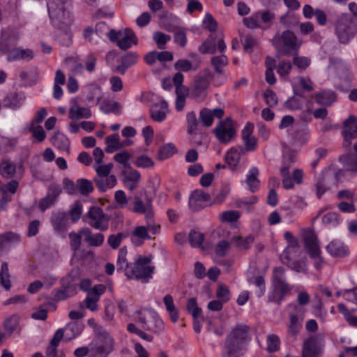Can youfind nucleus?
Returning a JSON list of instances; mask_svg holds the SVG:
<instances>
[{
  "label": "nucleus",
  "mask_w": 357,
  "mask_h": 357,
  "mask_svg": "<svg viewBox=\"0 0 357 357\" xmlns=\"http://www.w3.org/2000/svg\"><path fill=\"white\" fill-rule=\"evenodd\" d=\"M22 101V96L16 92L8 93L3 101L4 107L15 109L18 107Z\"/></svg>",
  "instance_id": "a18cd8bd"
},
{
  "label": "nucleus",
  "mask_w": 357,
  "mask_h": 357,
  "mask_svg": "<svg viewBox=\"0 0 357 357\" xmlns=\"http://www.w3.org/2000/svg\"><path fill=\"white\" fill-rule=\"evenodd\" d=\"M127 330L128 332L136 334L137 336L147 342H152L153 339L152 335L142 331L132 323H130L127 325Z\"/></svg>",
  "instance_id": "0e129e2a"
},
{
  "label": "nucleus",
  "mask_w": 357,
  "mask_h": 357,
  "mask_svg": "<svg viewBox=\"0 0 357 357\" xmlns=\"http://www.w3.org/2000/svg\"><path fill=\"white\" fill-rule=\"evenodd\" d=\"M304 247L306 253L310 256L317 252H321L319 239L312 229H306L303 233Z\"/></svg>",
  "instance_id": "aec40b11"
},
{
  "label": "nucleus",
  "mask_w": 357,
  "mask_h": 357,
  "mask_svg": "<svg viewBox=\"0 0 357 357\" xmlns=\"http://www.w3.org/2000/svg\"><path fill=\"white\" fill-rule=\"evenodd\" d=\"M248 280L249 283L253 284L259 288V290L256 292V294L259 298L261 297L266 291L264 277L262 275H257L255 278H248Z\"/></svg>",
  "instance_id": "4d7b16f0"
},
{
  "label": "nucleus",
  "mask_w": 357,
  "mask_h": 357,
  "mask_svg": "<svg viewBox=\"0 0 357 357\" xmlns=\"http://www.w3.org/2000/svg\"><path fill=\"white\" fill-rule=\"evenodd\" d=\"M211 63L215 72L219 75H222L223 73L222 68L228 64V59L224 54L214 56L211 58Z\"/></svg>",
  "instance_id": "8fccbe9b"
},
{
  "label": "nucleus",
  "mask_w": 357,
  "mask_h": 357,
  "mask_svg": "<svg viewBox=\"0 0 357 357\" xmlns=\"http://www.w3.org/2000/svg\"><path fill=\"white\" fill-rule=\"evenodd\" d=\"M342 135L344 137V147L350 149L352 140L357 138V116L350 115L344 121Z\"/></svg>",
  "instance_id": "4468645a"
},
{
  "label": "nucleus",
  "mask_w": 357,
  "mask_h": 357,
  "mask_svg": "<svg viewBox=\"0 0 357 357\" xmlns=\"http://www.w3.org/2000/svg\"><path fill=\"white\" fill-rule=\"evenodd\" d=\"M82 213V204L80 202H75L70 211H69V216L70 218V220L72 222H76L78 221L81 217V215Z\"/></svg>",
  "instance_id": "680f3d73"
},
{
  "label": "nucleus",
  "mask_w": 357,
  "mask_h": 357,
  "mask_svg": "<svg viewBox=\"0 0 357 357\" xmlns=\"http://www.w3.org/2000/svg\"><path fill=\"white\" fill-rule=\"evenodd\" d=\"M203 28L211 32L207 42L202 45H225L224 35L221 31H216L218 29V22L213 15L207 13L202 20Z\"/></svg>",
  "instance_id": "9b49d317"
},
{
  "label": "nucleus",
  "mask_w": 357,
  "mask_h": 357,
  "mask_svg": "<svg viewBox=\"0 0 357 357\" xmlns=\"http://www.w3.org/2000/svg\"><path fill=\"white\" fill-rule=\"evenodd\" d=\"M354 153L345 156L344 162L347 171L357 173V143L354 144Z\"/></svg>",
  "instance_id": "c03bdc74"
},
{
  "label": "nucleus",
  "mask_w": 357,
  "mask_h": 357,
  "mask_svg": "<svg viewBox=\"0 0 357 357\" xmlns=\"http://www.w3.org/2000/svg\"><path fill=\"white\" fill-rule=\"evenodd\" d=\"M122 106L116 101L111 100H104L100 105V109L105 114L113 113L120 114Z\"/></svg>",
  "instance_id": "c9c22d12"
},
{
  "label": "nucleus",
  "mask_w": 357,
  "mask_h": 357,
  "mask_svg": "<svg viewBox=\"0 0 357 357\" xmlns=\"http://www.w3.org/2000/svg\"><path fill=\"white\" fill-rule=\"evenodd\" d=\"M94 182L101 192H105L107 189L112 188L116 184V178L114 175H108L107 177L94 178Z\"/></svg>",
  "instance_id": "473e14b6"
},
{
  "label": "nucleus",
  "mask_w": 357,
  "mask_h": 357,
  "mask_svg": "<svg viewBox=\"0 0 357 357\" xmlns=\"http://www.w3.org/2000/svg\"><path fill=\"white\" fill-rule=\"evenodd\" d=\"M357 23L351 21L350 15L342 13L335 22V34L340 43H348L355 35Z\"/></svg>",
  "instance_id": "6e6552de"
},
{
  "label": "nucleus",
  "mask_w": 357,
  "mask_h": 357,
  "mask_svg": "<svg viewBox=\"0 0 357 357\" xmlns=\"http://www.w3.org/2000/svg\"><path fill=\"white\" fill-rule=\"evenodd\" d=\"M253 129L254 125L250 122H248L241 131V137L244 142L245 146H238L240 147L239 151L243 153V155H245L246 153L249 151H254L257 149V139L255 136L252 135Z\"/></svg>",
  "instance_id": "2eb2a0df"
},
{
  "label": "nucleus",
  "mask_w": 357,
  "mask_h": 357,
  "mask_svg": "<svg viewBox=\"0 0 357 357\" xmlns=\"http://www.w3.org/2000/svg\"><path fill=\"white\" fill-rule=\"evenodd\" d=\"M224 115V110L221 108L210 109H202L199 112V121L206 127H210L214 121V117L221 119Z\"/></svg>",
  "instance_id": "4be33fe9"
},
{
  "label": "nucleus",
  "mask_w": 357,
  "mask_h": 357,
  "mask_svg": "<svg viewBox=\"0 0 357 357\" xmlns=\"http://www.w3.org/2000/svg\"><path fill=\"white\" fill-rule=\"evenodd\" d=\"M326 250L334 257H344L348 254L346 246L344 245L343 243L337 241H332L326 245Z\"/></svg>",
  "instance_id": "7c9ffc66"
},
{
  "label": "nucleus",
  "mask_w": 357,
  "mask_h": 357,
  "mask_svg": "<svg viewBox=\"0 0 357 357\" xmlns=\"http://www.w3.org/2000/svg\"><path fill=\"white\" fill-rule=\"evenodd\" d=\"M213 74L208 68L199 73L194 79L191 96L197 101H202L207 96V90Z\"/></svg>",
  "instance_id": "1a4fd4ad"
},
{
  "label": "nucleus",
  "mask_w": 357,
  "mask_h": 357,
  "mask_svg": "<svg viewBox=\"0 0 357 357\" xmlns=\"http://www.w3.org/2000/svg\"><path fill=\"white\" fill-rule=\"evenodd\" d=\"M132 211L135 213L144 214L145 218L149 221L153 217L151 200L148 199L146 204L139 197H135Z\"/></svg>",
  "instance_id": "b1692460"
},
{
  "label": "nucleus",
  "mask_w": 357,
  "mask_h": 357,
  "mask_svg": "<svg viewBox=\"0 0 357 357\" xmlns=\"http://www.w3.org/2000/svg\"><path fill=\"white\" fill-rule=\"evenodd\" d=\"M168 105L165 100L155 103L150 109L151 118L157 122H161L166 118L168 113Z\"/></svg>",
  "instance_id": "393cba45"
},
{
  "label": "nucleus",
  "mask_w": 357,
  "mask_h": 357,
  "mask_svg": "<svg viewBox=\"0 0 357 357\" xmlns=\"http://www.w3.org/2000/svg\"><path fill=\"white\" fill-rule=\"evenodd\" d=\"M83 328L84 325L82 323L77 321L70 322L63 329V335H66L67 340H72L82 333Z\"/></svg>",
  "instance_id": "c756f323"
},
{
  "label": "nucleus",
  "mask_w": 357,
  "mask_h": 357,
  "mask_svg": "<svg viewBox=\"0 0 357 357\" xmlns=\"http://www.w3.org/2000/svg\"><path fill=\"white\" fill-rule=\"evenodd\" d=\"M135 321L146 331L160 333L164 330V324L156 312L143 308L135 313Z\"/></svg>",
  "instance_id": "39448f33"
},
{
  "label": "nucleus",
  "mask_w": 357,
  "mask_h": 357,
  "mask_svg": "<svg viewBox=\"0 0 357 357\" xmlns=\"http://www.w3.org/2000/svg\"><path fill=\"white\" fill-rule=\"evenodd\" d=\"M211 200V195L202 190H195L189 198L188 204L193 211H198L206 206V202Z\"/></svg>",
  "instance_id": "6ab92c4d"
},
{
  "label": "nucleus",
  "mask_w": 357,
  "mask_h": 357,
  "mask_svg": "<svg viewBox=\"0 0 357 357\" xmlns=\"http://www.w3.org/2000/svg\"><path fill=\"white\" fill-rule=\"evenodd\" d=\"M258 202V198L256 196H251L250 197L243 199H238L236 202V206L238 208H244L246 211H250L252 206Z\"/></svg>",
  "instance_id": "e2e57ef3"
},
{
  "label": "nucleus",
  "mask_w": 357,
  "mask_h": 357,
  "mask_svg": "<svg viewBox=\"0 0 357 357\" xmlns=\"http://www.w3.org/2000/svg\"><path fill=\"white\" fill-rule=\"evenodd\" d=\"M127 249L125 247L120 248L116 262L117 271H123L126 275H127L128 271L130 269L132 264L127 261Z\"/></svg>",
  "instance_id": "e433bc0d"
},
{
  "label": "nucleus",
  "mask_w": 357,
  "mask_h": 357,
  "mask_svg": "<svg viewBox=\"0 0 357 357\" xmlns=\"http://www.w3.org/2000/svg\"><path fill=\"white\" fill-rule=\"evenodd\" d=\"M66 65L70 69V70L75 75L82 73L83 70V66L79 62L78 57L70 56L64 61Z\"/></svg>",
  "instance_id": "864d4df0"
},
{
  "label": "nucleus",
  "mask_w": 357,
  "mask_h": 357,
  "mask_svg": "<svg viewBox=\"0 0 357 357\" xmlns=\"http://www.w3.org/2000/svg\"><path fill=\"white\" fill-rule=\"evenodd\" d=\"M278 58L282 56L296 57L298 55L299 46H276Z\"/></svg>",
  "instance_id": "3c124183"
},
{
  "label": "nucleus",
  "mask_w": 357,
  "mask_h": 357,
  "mask_svg": "<svg viewBox=\"0 0 357 357\" xmlns=\"http://www.w3.org/2000/svg\"><path fill=\"white\" fill-rule=\"evenodd\" d=\"M328 178V174H326L319 177L317 180L314 187L318 198H321V197L329 189V185L327 181Z\"/></svg>",
  "instance_id": "603ef678"
},
{
  "label": "nucleus",
  "mask_w": 357,
  "mask_h": 357,
  "mask_svg": "<svg viewBox=\"0 0 357 357\" xmlns=\"http://www.w3.org/2000/svg\"><path fill=\"white\" fill-rule=\"evenodd\" d=\"M282 261L287 264L291 269L296 272H306L307 264L303 261H291L290 254L287 252H283L281 255Z\"/></svg>",
  "instance_id": "cd10ccee"
},
{
  "label": "nucleus",
  "mask_w": 357,
  "mask_h": 357,
  "mask_svg": "<svg viewBox=\"0 0 357 357\" xmlns=\"http://www.w3.org/2000/svg\"><path fill=\"white\" fill-rule=\"evenodd\" d=\"M91 116V111L89 108L81 107L77 105H75L69 109V117L73 120H77L82 118L88 119Z\"/></svg>",
  "instance_id": "ea45409f"
},
{
  "label": "nucleus",
  "mask_w": 357,
  "mask_h": 357,
  "mask_svg": "<svg viewBox=\"0 0 357 357\" xmlns=\"http://www.w3.org/2000/svg\"><path fill=\"white\" fill-rule=\"evenodd\" d=\"M16 172L15 165L8 160H3L0 165V173L4 178L13 177Z\"/></svg>",
  "instance_id": "5fc2aeb1"
},
{
  "label": "nucleus",
  "mask_w": 357,
  "mask_h": 357,
  "mask_svg": "<svg viewBox=\"0 0 357 357\" xmlns=\"http://www.w3.org/2000/svg\"><path fill=\"white\" fill-rule=\"evenodd\" d=\"M10 275L7 262H3L0 270V284L6 289L9 290L12 286L10 279Z\"/></svg>",
  "instance_id": "37998d69"
},
{
  "label": "nucleus",
  "mask_w": 357,
  "mask_h": 357,
  "mask_svg": "<svg viewBox=\"0 0 357 357\" xmlns=\"http://www.w3.org/2000/svg\"><path fill=\"white\" fill-rule=\"evenodd\" d=\"M52 144L57 149L67 151L70 153V140L64 135L57 132L51 138Z\"/></svg>",
  "instance_id": "c85d7f7f"
},
{
  "label": "nucleus",
  "mask_w": 357,
  "mask_h": 357,
  "mask_svg": "<svg viewBox=\"0 0 357 357\" xmlns=\"http://www.w3.org/2000/svg\"><path fill=\"white\" fill-rule=\"evenodd\" d=\"M255 237L252 235H249L245 238L241 236H234L231 241L235 244V246L240 250H247L250 248L251 244L254 242Z\"/></svg>",
  "instance_id": "a19ab883"
},
{
  "label": "nucleus",
  "mask_w": 357,
  "mask_h": 357,
  "mask_svg": "<svg viewBox=\"0 0 357 357\" xmlns=\"http://www.w3.org/2000/svg\"><path fill=\"white\" fill-rule=\"evenodd\" d=\"M93 167L96 172V176L95 178H102V177H107V176L110 175V172L112 171V169L113 167L112 164H107V165H94Z\"/></svg>",
  "instance_id": "338daca9"
},
{
  "label": "nucleus",
  "mask_w": 357,
  "mask_h": 357,
  "mask_svg": "<svg viewBox=\"0 0 357 357\" xmlns=\"http://www.w3.org/2000/svg\"><path fill=\"white\" fill-rule=\"evenodd\" d=\"M50 222L56 233L64 235L69 226L68 215L64 211L53 212Z\"/></svg>",
  "instance_id": "a211bd4d"
},
{
  "label": "nucleus",
  "mask_w": 357,
  "mask_h": 357,
  "mask_svg": "<svg viewBox=\"0 0 357 357\" xmlns=\"http://www.w3.org/2000/svg\"><path fill=\"white\" fill-rule=\"evenodd\" d=\"M89 344L94 357H107L114 350V339L106 330L96 331Z\"/></svg>",
  "instance_id": "20e7f679"
},
{
  "label": "nucleus",
  "mask_w": 357,
  "mask_h": 357,
  "mask_svg": "<svg viewBox=\"0 0 357 357\" xmlns=\"http://www.w3.org/2000/svg\"><path fill=\"white\" fill-rule=\"evenodd\" d=\"M204 235L202 233L191 230L189 234L188 240L192 247L201 248Z\"/></svg>",
  "instance_id": "052dcab7"
},
{
  "label": "nucleus",
  "mask_w": 357,
  "mask_h": 357,
  "mask_svg": "<svg viewBox=\"0 0 357 357\" xmlns=\"http://www.w3.org/2000/svg\"><path fill=\"white\" fill-rule=\"evenodd\" d=\"M315 101L323 106H331L337 100V93L332 90H323L315 94Z\"/></svg>",
  "instance_id": "a878e982"
},
{
  "label": "nucleus",
  "mask_w": 357,
  "mask_h": 357,
  "mask_svg": "<svg viewBox=\"0 0 357 357\" xmlns=\"http://www.w3.org/2000/svg\"><path fill=\"white\" fill-rule=\"evenodd\" d=\"M176 151V147L172 143H168L162 146L158 151V158L164 160L172 156Z\"/></svg>",
  "instance_id": "13d9d810"
},
{
  "label": "nucleus",
  "mask_w": 357,
  "mask_h": 357,
  "mask_svg": "<svg viewBox=\"0 0 357 357\" xmlns=\"http://www.w3.org/2000/svg\"><path fill=\"white\" fill-rule=\"evenodd\" d=\"M137 61V55L135 53H128L121 59V64L116 66V70L123 75L126 70L135 64Z\"/></svg>",
  "instance_id": "f704fd0d"
},
{
  "label": "nucleus",
  "mask_w": 357,
  "mask_h": 357,
  "mask_svg": "<svg viewBox=\"0 0 357 357\" xmlns=\"http://www.w3.org/2000/svg\"><path fill=\"white\" fill-rule=\"evenodd\" d=\"M151 261L150 257H139L134 264H132L130 270L128 271L127 277L142 280L147 282L154 271V266H150Z\"/></svg>",
  "instance_id": "0eeeda50"
},
{
  "label": "nucleus",
  "mask_w": 357,
  "mask_h": 357,
  "mask_svg": "<svg viewBox=\"0 0 357 357\" xmlns=\"http://www.w3.org/2000/svg\"><path fill=\"white\" fill-rule=\"evenodd\" d=\"M106 148L105 151L112 153L121 148L123 145L120 142V137L118 134H113L105 138Z\"/></svg>",
  "instance_id": "58836bf2"
},
{
  "label": "nucleus",
  "mask_w": 357,
  "mask_h": 357,
  "mask_svg": "<svg viewBox=\"0 0 357 357\" xmlns=\"http://www.w3.org/2000/svg\"><path fill=\"white\" fill-rule=\"evenodd\" d=\"M63 337V328L58 329L52 339L51 340L50 344L46 348L45 355L46 357H63V354H59L57 351V348L59 344V342L62 340Z\"/></svg>",
  "instance_id": "5701e85b"
},
{
  "label": "nucleus",
  "mask_w": 357,
  "mask_h": 357,
  "mask_svg": "<svg viewBox=\"0 0 357 357\" xmlns=\"http://www.w3.org/2000/svg\"><path fill=\"white\" fill-rule=\"evenodd\" d=\"M188 123V132L190 135L196 134L198 130L199 123L194 112H190L186 116Z\"/></svg>",
  "instance_id": "bf43d9fd"
},
{
  "label": "nucleus",
  "mask_w": 357,
  "mask_h": 357,
  "mask_svg": "<svg viewBox=\"0 0 357 357\" xmlns=\"http://www.w3.org/2000/svg\"><path fill=\"white\" fill-rule=\"evenodd\" d=\"M323 345L316 337H310L303 342L301 357H319Z\"/></svg>",
  "instance_id": "f3484780"
},
{
  "label": "nucleus",
  "mask_w": 357,
  "mask_h": 357,
  "mask_svg": "<svg viewBox=\"0 0 357 357\" xmlns=\"http://www.w3.org/2000/svg\"><path fill=\"white\" fill-rule=\"evenodd\" d=\"M109 41L116 45H137V38L134 31L130 28L119 30L109 29L107 33Z\"/></svg>",
  "instance_id": "f8f14e48"
},
{
  "label": "nucleus",
  "mask_w": 357,
  "mask_h": 357,
  "mask_svg": "<svg viewBox=\"0 0 357 357\" xmlns=\"http://www.w3.org/2000/svg\"><path fill=\"white\" fill-rule=\"evenodd\" d=\"M49 16L54 24H70L73 18L70 11L71 0H49L47 3Z\"/></svg>",
  "instance_id": "7ed1b4c3"
},
{
  "label": "nucleus",
  "mask_w": 357,
  "mask_h": 357,
  "mask_svg": "<svg viewBox=\"0 0 357 357\" xmlns=\"http://www.w3.org/2000/svg\"><path fill=\"white\" fill-rule=\"evenodd\" d=\"M201 65V59L195 53L189 54L188 59H178L174 63V68L179 72L197 71Z\"/></svg>",
  "instance_id": "dca6fc26"
},
{
  "label": "nucleus",
  "mask_w": 357,
  "mask_h": 357,
  "mask_svg": "<svg viewBox=\"0 0 357 357\" xmlns=\"http://www.w3.org/2000/svg\"><path fill=\"white\" fill-rule=\"evenodd\" d=\"M214 132L220 142L227 143L234 137L236 131L231 125L221 121L215 128Z\"/></svg>",
  "instance_id": "412c9836"
},
{
  "label": "nucleus",
  "mask_w": 357,
  "mask_h": 357,
  "mask_svg": "<svg viewBox=\"0 0 357 357\" xmlns=\"http://www.w3.org/2000/svg\"><path fill=\"white\" fill-rule=\"evenodd\" d=\"M20 38L17 30L7 28L2 31L1 40L4 45H10L16 43Z\"/></svg>",
  "instance_id": "49530a36"
},
{
  "label": "nucleus",
  "mask_w": 357,
  "mask_h": 357,
  "mask_svg": "<svg viewBox=\"0 0 357 357\" xmlns=\"http://www.w3.org/2000/svg\"><path fill=\"white\" fill-rule=\"evenodd\" d=\"M243 21L244 25L249 29H265V27L261 23L259 11L253 13L248 17H245Z\"/></svg>",
  "instance_id": "de8ad7c7"
},
{
  "label": "nucleus",
  "mask_w": 357,
  "mask_h": 357,
  "mask_svg": "<svg viewBox=\"0 0 357 357\" xmlns=\"http://www.w3.org/2000/svg\"><path fill=\"white\" fill-rule=\"evenodd\" d=\"M86 218L87 224L96 229L104 231L109 227L110 218L99 206H91Z\"/></svg>",
  "instance_id": "9d476101"
},
{
  "label": "nucleus",
  "mask_w": 357,
  "mask_h": 357,
  "mask_svg": "<svg viewBox=\"0 0 357 357\" xmlns=\"http://www.w3.org/2000/svg\"><path fill=\"white\" fill-rule=\"evenodd\" d=\"M239 149L240 147L238 146L231 148L227 151L225 155L226 162L232 170L238 165L241 156L243 155V153H241Z\"/></svg>",
  "instance_id": "2f4dec72"
},
{
  "label": "nucleus",
  "mask_w": 357,
  "mask_h": 357,
  "mask_svg": "<svg viewBox=\"0 0 357 357\" xmlns=\"http://www.w3.org/2000/svg\"><path fill=\"white\" fill-rule=\"evenodd\" d=\"M272 285L273 289L268 295V301L280 305L286 295L291 291L290 285L286 282L285 270L283 267L278 266L273 268Z\"/></svg>",
  "instance_id": "f03ea898"
},
{
  "label": "nucleus",
  "mask_w": 357,
  "mask_h": 357,
  "mask_svg": "<svg viewBox=\"0 0 357 357\" xmlns=\"http://www.w3.org/2000/svg\"><path fill=\"white\" fill-rule=\"evenodd\" d=\"M290 324L288 328L289 333L292 336H296L302 328L303 318L295 314H289Z\"/></svg>",
  "instance_id": "79ce46f5"
},
{
  "label": "nucleus",
  "mask_w": 357,
  "mask_h": 357,
  "mask_svg": "<svg viewBox=\"0 0 357 357\" xmlns=\"http://www.w3.org/2000/svg\"><path fill=\"white\" fill-rule=\"evenodd\" d=\"M85 236V241L90 245L93 247L100 246L104 242V235L101 233L92 234L89 228H85L80 231Z\"/></svg>",
  "instance_id": "bb28decb"
},
{
  "label": "nucleus",
  "mask_w": 357,
  "mask_h": 357,
  "mask_svg": "<svg viewBox=\"0 0 357 357\" xmlns=\"http://www.w3.org/2000/svg\"><path fill=\"white\" fill-rule=\"evenodd\" d=\"M250 331V327L244 324H236L224 340L221 357H243L251 340Z\"/></svg>",
  "instance_id": "f257e3e1"
},
{
  "label": "nucleus",
  "mask_w": 357,
  "mask_h": 357,
  "mask_svg": "<svg viewBox=\"0 0 357 357\" xmlns=\"http://www.w3.org/2000/svg\"><path fill=\"white\" fill-rule=\"evenodd\" d=\"M295 157L292 153H287L283 155L282 167L280 168L281 175H287L289 173L290 167L294 163Z\"/></svg>",
  "instance_id": "6e6d98bb"
},
{
  "label": "nucleus",
  "mask_w": 357,
  "mask_h": 357,
  "mask_svg": "<svg viewBox=\"0 0 357 357\" xmlns=\"http://www.w3.org/2000/svg\"><path fill=\"white\" fill-rule=\"evenodd\" d=\"M261 23L265 29L269 28L275 18V14L270 10L259 11Z\"/></svg>",
  "instance_id": "774afa93"
},
{
  "label": "nucleus",
  "mask_w": 357,
  "mask_h": 357,
  "mask_svg": "<svg viewBox=\"0 0 357 357\" xmlns=\"http://www.w3.org/2000/svg\"><path fill=\"white\" fill-rule=\"evenodd\" d=\"M259 169L257 167H252L250 169L245 182L248 185L249 190L252 192H257L259 188L260 181L258 178Z\"/></svg>",
  "instance_id": "72a5a7b5"
},
{
  "label": "nucleus",
  "mask_w": 357,
  "mask_h": 357,
  "mask_svg": "<svg viewBox=\"0 0 357 357\" xmlns=\"http://www.w3.org/2000/svg\"><path fill=\"white\" fill-rule=\"evenodd\" d=\"M80 271L79 268H73L67 275L61 279V288L57 289L54 294V299L63 301L67 298L75 295L79 281L80 280Z\"/></svg>",
  "instance_id": "423d86ee"
},
{
  "label": "nucleus",
  "mask_w": 357,
  "mask_h": 357,
  "mask_svg": "<svg viewBox=\"0 0 357 357\" xmlns=\"http://www.w3.org/2000/svg\"><path fill=\"white\" fill-rule=\"evenodd\" d=\"M163 302L172 321L176 322L178 319V312L174 303L173 297L170 294H167L163 298Z\"/></svg>",
  "instance_id": "4c0bfd02"
},
{
  "label": "nucleus",
  "mask_w": 357,
  "mask_h": 357,
  "mask_svg": "<svg viewBox=\"0 0 357 357\" xmlns=\"http://www.w3.org/2000/svg\"><path fill=\"white\" fill-rule=\"evenodd\" d=\"M76 188L79 192L84 196L89 195L93 190V183L86 178H79L76 181Z\"/></svg>",
  "instance_id": "09e8293b"
},
{
  "label": "nucleus",
  "mask_w": 357,
  "mask_h": 357,
  "mask_svg": "<svg viewBox=\"0 0 357 357\" xmlns=\"http://www.w3.org/2000/svg\"><path fill=\"white\" fill-rule=\"evenodd\" d=\"M0 52L1 54L7 55L8 61L30 60L34 56L31 50L20 46H0Z\"/></svg>",
  "instance_id": "ddd939ff"
},
{
  "label": "nucleus",
  "mask_w": 357,
  "mask_h": 357,
  "mask_svg": "<svg viewBox=\"0 0 357 357\" xmlns=\"http://www.w3.org/2000/svg\"><path fill=\"white\" fill-rule=\"evenodd\" d=\"M292 68V64L289 61L282 60L276 66L278 74L281 77L287 76Z\"/></svg>",
  "instance_id": "69168bd1"
}]
</instances>
